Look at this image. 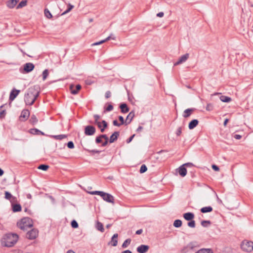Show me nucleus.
<instances>
[{
	"label": "nucleus",
	"mask_w": 253,
	"mask_h": 253,
	"mask_svg": "<svg viewBox=\"0 0 253 253\" xmlns=\"http://www.w3.org/2000/svg\"><path fill=\"white\" fill-rule=\"evenodd\" d=\"M42 80L44 81L48 75V71L47 69L44 70L42 72Z\"/></svg>",
	"instance_id": "nucleus-40"
},
{
	"label": "nucleus",
	"mask_w": 253,
	"mask_h": 253,
	"mask_svg": "<svg viewBox=\"0 0 253 253\" xmlns=\"http://www.w3.org/2000/svg\"><path fill=\"white\" fill-rule=\"evenodd\" d=\"M38 235V230L33 229L27 233L26 237L30 240H34L36 239Z\"/></svg>",
	"instance_id": "nucleus-9"
},
{
	"label": "nucleus",
	"mask_w": 253,
	"mask_h": 253,
	"mask_svg": "<svg viewBox=\"0 0 253 253\" xmlns=\"http://www.w3.org/2000/svg\"><path fill=\"white\" fill-rule=\"evenodd\" d=\"M120 108L121 109V112L123 113H126L129 111V108L126 103L121 104Z\"/></svg>",
	"instance_id": "nucleus-26"
},
{
	"label": "nucleus",
	"mask_w": 253,
	"mask_h": 253,
	"mask_svg": "<svg viewBox=\"0 0 253 253\" xmlns=\"http://www.w3.org/2000/svg\"><path fill=\"white\" fill-rule=\"evenodd\" d=\"M135 116L134 112L133 111H131L128 115L127 116L126 120L125 121L126 125H127L130 124L133 118Z\"/></svg>",
	"instance_id": "nucleus-20"
},
{
	"label": "nucleus",
	"mask_w": 253,
	"mask_h": 253,
	"mask_svg": "<svg viewBox=\"0 0 253 253\" xmlns=\"http://www.w3.org/2000/svg\"><path fill=\"white\" fill-rule=\"evenodd\" d=\"M182 224V221L180 219H176L173 222V226L175 227L178 228L181 226Z\"/></svg>",
	"instance_id": "nucleus-33"
},
{
	"label": "nucleus",
	"mask_w": 253,
	"mask_h": 253,
	"mask_svg": "<svg viewBox=\"0 0 253 253\" xmlns=\"http://www.w3.org/2000/svg\"><path fill=\"white\" fill-rule=\"evenodd\" d=\"M30 115V112L27 109L23 110L20 116V120L22 121H25L28 119Z\"/></svg>",
	"instance_id": "nucleus-13"
},
{
	"label": "nucleus",
	"mask_w": 253,
	"mask_h": 253,
	"mask_svg": "<svg viewBox=\"0 0 253 253\" xmlns=\"http://www.w3.org/2000/svg\"><path fill=\"white\" fill-rule=\"evenodd\" d=\"M147 167L145 165L143 164L141 166L140 170H139V172L140 173H143L146 172L147 171Z\"/></svg>",
	"instance_id": "nucleus-38"
},
{
	"label": "nucleus",
	"mask_w": 253,
	"mask_h": 253,
	"mask_svg": "<svg viewBox=\"0 0 253 253\" xmlns=\"http://www.w3.org/2000/svg\"><path fill=\"white\" fill-rule=\"evenodd\" d=\"M93 118L94 119V124H96L97 123V122H99V120L100 119V116L97 115V114H95L93 116Z\"/></svg>",
	"instance_id": "nucleus-49"
},
{
	"label": "nucleus",
	"mask_w": 253,
	"mask_h": 253,
	"mask_svg": "<svg viewBox=\"0 0 253 253\" xmlns=\"http://www.w3.org/2000/svg\"><path fill=\"white\" fill-rule=\"evenodd\" d=\"M164 12H160L157 14V16H158L159 17H162L164 16Z\"/></svg>",
	"instance_id": "nucleus-62"
},
{
	"label": "nucleus",
	"mask_w": 253,
	"mask_h": 253,
	"mask_svg": "<svg viewBox=\"0 0 253 253\" xmlns=\"http://www.w3.org/2000/svg\"><path fill=\"white\" fill-rule=\"evenodd\" d=\"M149 249V246L141 245L137 248L136 250L139 253H146L148 251Z\"/></svg>",
	"instance_id": "nucleus-15"
},
{
	"label": "nucleus",
	"mask_w": 253,
	"mask_h": 253,
	"mask_svg": "<svg viewBox=\"0 0 253 253\" xmlns=\"http://www.w3.org/2000/svg\"><path fill=\"white\" fill-rule=\"evenodd\" d=\"M12 197V195L8 191L5 192V198L7 200H10Z\"/></svg>",
	"instance_id": "nucleus-46"
},
{
	"label": "nucleus",
	"mask_w": 253,
	"mask_h": 253,
	"mask_svg": "<svg viewBox=\"0 0 253 253\" xmlns=\"http://www.w3.org/2000/svg\"><path fill=\"white\" fill-rule=\"evenodd\" d=\"M111 93L110 91H107L105 93V98L108 99L111 97Z\"/></svg>",
	"instance_id": "nucleus-55"
},
{
	"label": "nucleus",
	"mask_w": 253,
	"mask_h": 253,
	"mask_svg": "<svg viewBox=\"0 0 253 253\" xmlns=\"http://www.w3.org/2000/svg\"><path fill=\"white\" fill-rule=\"evenodd\" d=\"M212 211V208L211 206H207V212H210Z\"/></svg>",
	"instance_id": "nucleus-61"
},
{
	"label": "nucleus",
	"mask_w": 253,
	"mask_h": 253,
	"mask_svg": "<svg viewBox=\"0 0 253 253\" xmlns=\"http://www.w3.org/2000/svg\"><path fill=\"white\" fill-rule=\"evenodd\" d=\"M142 232H143V230L142 229H139L136 231V234L140 235L142 233Z\"/></svg>",
	"instance_id": "nucleus-63"
},
{
	"label": "nucleus",
	"mask_w": 253,
	"mask_h": 253,
	"mask_svg": "<svg viewBox=\"0 0 253 253\" xmlns=\"http://www.w3.org/2000/svg\"><path fill=\"white\" fill-rule=\"evenodd\" d=\"M101 197L105 201L108 203L114 204V198L110 194L103 192Z\"/></svg>",
	"instance_id": "nucleus-8"
},
{
	"label": "nucleus",
	"mask_w": 253,
	"mask_h": 253,
	"mask_svg": "<svg viewBox=\"0 0 253 253\" xmlns=\"http://www.w3.org/2000/svg\"><path fill=\"white\" fill-rule=\"evenodd\" d=\"M29 132L34 135H44V133L37 128H31Z\"/></svg>",
	"instance_id": "nucleus-25"
},
{
	"label": "nucleus",
	"mask_w": 253,
	"mask_h": 253,
	"mask_svg": "<svg viewBox=\"0 0 253 253\" xmlns=\"http://www.w3.org/2000/svg\"><path fill=\"white\" fill-rule=\"evenodd\" d=\"M35 65L32 63H27L24 65L23 71L22 73H28L34 70Z\"/></svg>",
	"instance_id": "nucleus-10"
},
{
	"label": "nucleus",
	"mask_w": 253,
	"mask_h": 253,
	"mask_svg": "<svg viewBox=\"0 0 253 253\" xmlns=\"http://www.w3.org/2000/svg\"><path fill=\"white\" fill-rule=\"evenodd\" d=\"M84 150H85L86 151H87L89 153H92V154H94V153L99 154V153H100L101 152V151L96 150H90L84 148Z\"/></svg>",
	"instance_id": "nucleus-44"
},
{
	"label": "nucleus",
	"mask_w": 253,
	"mask_h": 253,
	"mask_svg": "<svg viewBox=\"0 0 253 253\" xmlns=\"http://www.w3.org/2000/svg\"><path fill=\"white\" fill-rule=\"evenodd\" d=\"M199 123V121L197 119L192 120L188 124V127L189 129H192L195 128Z\"/></svg>",
	"instance_id": "nucleus-24"
},
{
	"label": "nucleus",
	"mask_w": 253,
	"mask_h": 253,
	"mask_svg": "<svg viewBox=\"0 0 253 253\" xmlns=\"http://www.w3.org/2000/svg\"><path fill=\"white\" fill-rule=\"evenodd\" d=\"M45 16L48 19H51L52 17V15L49 10L45 8L44 11Z\"/></svg>",
	"instance_id": "nucleus-35"
},
{
	"label": "nucleus",
	"mask_w": 253,
	"mask_h": 253,
	"mask_svg": "<svg viewBox=\"0 0 253 253\" xmlns=\"http://www.w3.org/2000/svg\"><path fill=\"white\" fill-rule=\"evenodd\" d=\"M20 90H17L15 88L13 89L10 92L9 99L11 101H13L20 92Z\"/></svg>",
	"instance_id": "nucleus-17"
},
{
	"label": "nucleus",
	"mask_w": 253,
	"mask_h": 253,
	"mask_svg": "<svg viewBox=\"0 0 253 253\" xmlns=\"http://www.w3.org/2000/svg\"><path fill=\"white\" fill-rule=\"evenodd\" d=\"M74 7V5H71V4H69L68 6V8L65 11V12L63 13V14H64L65 13H67L69 12L70 11L72 10V9Z\"/></svg>",
	"instance_id": "nucleus-48"
},
{
	"label": "nucleus",
	"mask_w": 253,
	"mask_h": 253,
	"mask_svg": "<svg viewBox=\"0 0 253 253\" xmlns=\"http://www.w3.org/2000/svg\"><path fill=\"white\" fill-rule=\"evenodd\" d=\"M122 253H132L131 251L127 250L123 251L122 252Z\"/></svg>",
	"instance_id": "nucleus-64"
},
{
	"label": "nucleus",
	"mask_w": 253,
	"mask_h": 253,
	"mask_svg": "<svg viewBox=\"0 0 253 253\" xmlns=\"http://www.w3.org/2000/svg\"><path fill=\"white\" fill-rule=\"evenodd\" d=\"M12 211L14 212L20 211H21V206L19 204H15L12 206Z\"/></svg>",
	"instance_id": "nucleus-27"
},
{
	"label": "nucleus",
	"mask_w": 253,
	"mask_h": 253,
	"mask_svg": "<svg viewBox=\"0 0 253 253\" xmlns=\"http://www.w3.org/2000/svg\"><path fill=\"white\" fill-rule=\"evenodd\" d=\"M106 137V134H100L95 138V142L97 144L101 143L102 142V139Z\"/></svg>",
	"instance_id": "nucleus-29"
},
{
	"label": "nucleus",
	"mask_w": 253,
	"mask_h": 253,
	"mask_svg": "<svg viewBox=\"0 0 253 253\" xmlns=\"http://www.w3.org/2000/svg\"><path fill=\"white\" fill-rule=\"evenodd\" d=\"M118 237V234L116 233L113 235L111 238V241L108 243L109 245L111 244L113 247H116L118 244V240L117 238Z\"/></svg>",
	"instance_id": "nucleus-21"
},
{
	"label": "nucleus",
	"mask_w": 253,
	"mask_h": 253,
	"mask_svg": "<svg viewBox=\"0 0 253 253\" xmlns=\"http://www.w3.org/2000/svg\"><path fill=\"white\" fill-rule=\"evenodd\" d=\"M135 135V134H134L132 135L129 138L127 139V140L126 141V143H129L132 141V140L133 139V138H134Z\"/></svg>",
	"instance_id": "nucleus-54"
},
{
	"label": "nucleus",
	"mask_w": 253,
	"mask_h": 253,
	"mask_svg": "<svg viewBox=\"0 0 253 253\" xmlns=\"http://www.w3.org/2000/svg\"><path fill=\"white\" fill-rule=\"evenodd\" d=\"M5 104H3L0 106V119H3L6 115L5 110H1Z\"/></svg>",
	"instance_id": "nucleus-28"
},
{
	"label": "nucleus",
	"mask_w": 253,
	"mask_h": 253,
	"mask_svg": "<svg viewBox=\"0 0 253 253\" xmlns=\"http://www.w3.org/2000/svg\"><path fill=\"white\" fill-rule=\"evenodd\" d=\"M182 133V127H179L176 132V134L177 136H179Z\"/></svg>",
	"instance_id": "nucleus-53"
},
{
	"label": "nucleus",
	"mask_w": 253,
	"mask_h": 253,
	"mask_svg": "<svg viewBox=\"0 0 253 253\" xmlns=\"http://www.w3.org/2000/svg\"><path fill=\"white\" fill-rule=\"evenodd\" d=\"M96 227L98 230L101 231V232H103L104 231L103 225L99 221L97 222Z\"/></svg>",
	"instance_id": "nucleus-30"
},
{
	"label": "nucleus",
	"mask_w": 253,
	"mask_h": 253,
	"mask_svg": "<svg viewBox=\"0 0 253 253\" xmlns=\"http://www.w3.org/2000/svg\"><path fill=\"white\" fill-rule=\"evenodd\" d=\"M195 253H206V248L201 249Z\"/></svg>",
	"instance_id": "nucleus-59"
},
{
	"label": "nucleus",
	"mask_w": 253,
	"mask_h": 253,
	"mask_svg": "<svg viewBox=\"0 0 253 253\" xmlns=\"http://www.w3.org/2000/svg\"><path fill=\"white\" fill-rule=\"evenodd\" d=\"M81 85L79 84L76 85L75 86L73 84L70 85V90L72 94H77L79 91L81 89Z\"/></svg>",
	"instance_id": "nucleus-12"
},
{
	"label": "nucleus",
	"mask_w": 253,
	"mask_h": 253,
	"mask_svg": "<svg viewBox=\"0 0 253 253\" xmlns=\"http://www.w3.org/2000/svg\"><path fill=\"white\" fill-rule=\"evenodd\" d=\"M103 138L105 139V141L102 143V146H105L108 144V142H109V139L106 134V137Z\"/></svg>",
	"instance_id": "nucleus-47"
},
{
	"label": "nucleus",
	"mask_w": 253,
	"mask_h": 253,
	"mask_svg": "<svg viewBox=\"0 0 253 253\" xmlns=\"http://www.w3.org/2000/svg\"><path fill=\"white\" fill-rule=\"evenodd\" d=\"M189 54L186 53L183 55H182L178 59V60L174 63V66H176L177 65H179L180 64L182 63L183 62H184L186 61V60L189 57Z\"/></svg>",
	"instance_id": "nucleus-18"
},
{
	"label": "nucleus",
	"mask_w": 253,
	"mask_h": 253,
	"mask_svg": "<svg viewBox=\"0 0 253 253\" xmlns=\"http://www.w3.org/2000/svg\"><path fill=\"white\" fill-rule=\"evenodd\" d=\"M40 93V87L35 85L29 87L24 96V101L26 105H32L39 96Z\"/></svg>",
	"instance_id": "nucleus-1"
},
{
	"label": "nucleus",
	"mask_w": 253,
	"mask_h": 253,
	"mask_svg": "<svg viewBox=\"0 0 253 253\" xmlns=\"http://www.w3.org/2000/svg\"><path fill=\"white\" fill-rule=\"evenodd\" d=\"M113 124L115 126H120L121 125L120 123H119L117 120H115L113 121Z\"/></svg>",
	"instance_id": "nucleus-57"
},
{
	"label": "nucleus",
	"mask_w": 253,
	"mask_h": 253,
	"mask_svg": "<svg viewBox=\"0 0 253 253\" xmlns=\"http://www.w3.org/2000/svg\"><path fill=\"white\" fill-rule=\"evenodd\" d=\"M96 131L95 127L91 125H88L84 127V134L87 136H91L95 134Z\"/></svg>",
	"instance_id": "nucleus-6"
},
{
	"label": "nucleus",
	"mask_w": 253,
	"mask_h": 253,
	"mask_svg": "<svg viewBox=\"0 0 253 253\" xmlns=\"http://www.w3.org/2000/svg\"><path fill=\"white\" fill-rule=\"evenodd\" d=\"M234 137L237 140L240 139L242 138V136L240 134H235Z\"/></svg>",
	"instance_id": "nucleus-60"
},
{
	"label": "nucleus",
	"mask_w": 253,
	"mask_h": 253,
	"mask_svg": "<svg viewBox=\"0 0 253 253\" xmlns=\"http://www.w3.org/2000/svg\"><path fill=\"white\" fill-rule=\"evenodd\" d=\"M131 241V240L130 239H127L122 244V247L124 249L127 248V246L130 244Z\"/></svg>",
	"instance_id": "nucleus-34"
},
{
	"label": "nucleus",
	"mask_w": 253,
	"mask_h": 253,
	"mask_svg": "<svg viewBox=\"0 0 253 253\" xmlns=\"http://www.w3.org/2000/svg\"><path fill=\"white\" fill-rule=\"evenodd\" d=\"M27 0H22L16 6V9L21 8L27 5Z\"/></svg>",
	"instance_id": "nucleus-31"
},
{
	"label": "nucleus",
	"mask_w": 253,
	"mask_h": 253,
	"mask_svg": "<svg viewBox=\"0 0 253 253\" xmlns=\"http://www.w3.org/2000/svg\"><path fill=\"white\" fill-rule=\"evenodd\" d=\"M195 110L196 109L194 108L187 109L184 111L182 116L184 118H187L189 117Z\"/></svg>",
	"instance_id": "nucleus-14"
},
{
	"label": "nucleus",
	"mask_w": 253,
	"mask_h": 253,
	"mask_svg": "<svg viewBox=\"0 0 253 253\" xmlns=\"http://www.w3.org/2000/svg\"><path fill=\"white\" fill-rule=\"evenodd\" d=\"M71 226L73 228H77L79 227L78 222L75 220H73L71 221Z\"/></svg>",
	"instance_id": "nucleus-42"
},
{
	"label": "nucleus",
	"mask_w": 253,
	"mask_h": 253,
	"mask_svg": "<svg viewBox=\"0 0 253 253\" xmlns=\"http://www.w3.org/2000/svg\"><path fill=\"white\" fill-rule=\"evenodd\" d=\"M211 96H217L220 101L225 103H229L232 100L231 97L225 95H222L220 93H214V94H211Z\"/></svg>",
	"instance_id": "nucleus-7"
},
{
	"label": "nucleus",
	"mask_w": 253,
	"mask_h": 253,
	"mask_svg": "<svg viewBox=\"0 0 253 253\" xmlns=\"http://www.w3.org/2000/svg\"><path fill=\"white\" fill-rule=\"evenodd\" d=\"M38 120L35 115H33L31 116V118L30 119V122L32 124L35 125L38 123Z\"/></svg>",
	"instance_id": "nucleus-32"
},
{
	"label": "nucleus",
	"mask_w": 253,
	"mask_h": 253,
	"mask_svg": "<svg viewBox=\"0 0 253 253\" xmlns=\"http://www.w3.org/2000/svg\"><path fill=\"white\" fill-rule=\"evenodd\" d=\"M199 247V245L197 242H191L181 250V253H187L190 251H194L195 248H198Z\"/></svg>",
	"instance_id": "nucleus-5"
},
{
	"label": "nucleus",
	"mask_w": 253,
	"mask_h": 253,
	"mask_svg": "<svg viewBox=\"0 0 253 253\" xmlns=\"http://www.w3.org/2000/svg\"><path fill=\"white\" fill-rule=\"evenodd\" d=\"M119 135H120L119 131H115L110 136V139H109V142L110 143H113L115 141H116L118 139V138L119 136Z\"/></svg>",
	"instance_id": "nucleus-19"
},
{
	"label": "nucleus",
	"mask_w": 253,
	"mask_h": 253,
	"mask_svg": "<svg viewBox=\"0 0 253 253\" xmlns=\"http://www.w3.org/2000/svg\"><path fill=\"white\" fill-rule=\"evenodd\" d=\"M49 168V166L45 164H42L39 166L38 169L44 171H46Z\"/></svg>",
	"instance_id": "nucleus-36"
},
{
	"label": "nucleus",
	"mask_w": 253,
	"mask_h": 253,
	"mask_svg": "<svg viewBox=\"0 0 253 253\" xmlns=\"http://www.w3.org/2000/svg\"><path fill=\"white\" fill-rule=\"evenodd\" d=\"M94 124L97 125L98 127L100 128L101 132H103L105 131V128L108 126L107 123L104 120H103L101 122H99Z\"/></svg>",
	"instance_id": "nucleus-11"
},
{
	"label": "nucleus",
	"mask_w": 253,
	"mask_h": 253,
	"mask_svg": "<svg viewBox=\"0 0 253 253\" xmlns=\"http://www.w3.org/2000/svg\"><path fill=\"white\" fill-rule=\"evenodd\" d=\"M52 137L56 139L62 140L64 138H66L67 136L64 134H60V135H53V136H52Z\"/></svg>",
	"instance_id": "nucleus-37"
},
{
	"label": "nucleus",
	"mask_w": 253,
	"mask_h": 253,
	"mask_svg": "<svg viewBox=\"0 0 253 253\" xmlns=\"http://www.w3.org/2000/svg\"><path fill=\"white\" fill-rule=\"evenodd\" d=\"M18 238V235L16 234H6L2 239V244L5 247H11L16 243Z\"/></svg>",
	"instance_id": "nucleus-2"
},
{
	"label": "nucleus",
	"mask_w": 253,
	"mask_h": 253,
	"mask_svg": "<svg viewBox=\"0 0 253 253\" xmlns=\"http://www.w3.org/2000/svg\"><path fill=\"white\" fill-rule=\"evenodd\" d=\"M67 147L70 149H73L74 148V143L70 141L67 143Z\"/></svg>",
	"instance_id": "nucleus-51"
},
{
	"label": "nucleus",
	"mask_w": 253,
	"mask_h": 253,
	"mask_svg": "<svg viewBox=\"0 0 253 253\" xmlns=\"http://www.w3.org/2000/svg\"><path fill=\"white\" fill-rule=\"evenodd\" d=\"M179 175L182 177H184L187 174V169L185 167L182 165L176 169Z\"/></svg>",
	"instance_id": "nucleus-16"
},
{
	"label": "nucleus",
	"mask_w": 253,
	"mask_h": 253,
	"mask_svg": "<svg viewBox=\"0 0 253 253\" xmlns=\"http://www.w3.org/2000/svg\"><path fill=\"white\" fill-rule=\"evenodd\" d=\"M103 191H94L92 192H89L90 194L91 195H97L101 196L102 194Z\"/></svg>",
	"instance_id": "nucleus-45"
},
{
	"label": "nucleus",
	"mask_w": 253,
	"mask_h": 253,
	"mask_svg": "<svg viewBox=\"0 0 253 253\" xmlns=\"http://www.w3.org/2000/svg\"><path fill=\"white\" fill-rule=\"evenodd\" d=\"M183 216L184 218L187 221L191 220L194 218V214L191 212L185 213Z\"/></svg>",
	"instance_id": "nucleus-23"
},
{
	"label": "nucleus",
	"mask_w": 253,
	"mask_h": 253,
	"mask_svg": "<svg viewBox=\"0 0 253 253\" xmlns=\"http://www.w3.org/2000/svg\"><path fill=\"white\" fill-rule=\"evenodd\" d=\"M113 109V106L110 103L108 104V106L104 108V112H109L112 111Z\"/></svg>",
	"instance_id": "nucleus-39"
},
{
	"label": "nucleus",
	"mask_w": 253,
	"mask_h": 253,
	"mask_svg": "<svg viewBox=\"0 0 253 253\" xmlns=\"http://www.w3.org/2000/svg\"><path fill=\"white\" fill-rule=\"evenodd\" d=\"M211 168L215 171H218L219 170V167L216 165H214V164L212 165Z\"/></svg>",
	"instance_id": "nucleus-52"
},
{
	"label": "nucleus",
	"mask_w": 253,
	"mask_h": 253,
	"mask_svg": "<svg viewBox=\"0 0 253 253\" xmlns=\"http://www.w3.org/2000/svg\"><path fill=\"white\" fill-rule=\"evenodd\" d=\"M214 109L213 105L211 103H209L207 104V111H211Z\"/></svg>",
	"instance_id": "nucleus-41"
},
{
	"label": "nucleus",
	"mask_w": 253,
	"mask_h": 253,
	"mask_svg": "<svg viewBox=\"0 0 253 253\" xmlns=\"http://www.w3.org/2000/svg\"><path fill=\"white\" fill-rule=\"evenodd\" d=\"M17 226L21 230L25 231L33 226V221L30 217H24L17 223Z\"/></svg>",
	"instance_id": "nucleus-3"
},
{
	"label": "nucleus",
	"mask_w": 253,
	"mask_h": 253,
	"mask_svg": "<svg viewBox=\"0 0 253 253\" xmlns=\"http://www.w3.org/2000/svg\"><path fill=\"white\" fill-rule=\"evenodd\" d=\"M187 225L190 227L194 228L195 227V222L192 219L188 222Z\"/></svg>",
	"instance_id": "nucleus-43"
},
{
	"label": "nucleus",
	"mask_w": 253,
	"mask_h": 253,
	"mask_svg": "<svg viewBox=\"0 0 253 253\" xmlns=\"http://www.w3.org/2000/svg\"><path fill=\"white\" fill-rule=\"evenodd\" d=\"M183 165L186 167H193L194 166V165L191 163H185L184 164H183Z\"/></svg>",
	"instance_id": "nucleus-58"
},
{
	"label": "nucleus",
	"mask_w": 253,
	"mask_h": 253,
	"mask_svg": "<svg viewBox=\"0 0 253 253\" xmlns=\"http://www.w3.org/2000/svg\"><path fill=\"white\" fill-rule=\"evenodd\" d=\"M104 42V41L102 40V41H100V42H96L92 43L91 44V45L92 46L97 45L101 44Z\"/></svg>",
	"instance_id": "nucleus-56"
},
{
	"label": "nucleus",
	"mask_w": 253,
	"mask_h": 253,
	"mask_svg": "<svg viewBox=\"0 0 253 253\" xmlns=\"http://www.w3.org/2000/svg\"><path fill=\"white\" fill-rule=\"evenodd\" d=\"M18 1L19 0H9L6 2V6L9 8H13Z\"/></svg>",
	"instance_id": "nucleus-22"
},
{
	"label": "nucleus",
	"mask_w": 253,
	"mask_h": 253,
	"mask_svg": "<svg viewBox=\"0 0 253 253\" xmlns=\"http://www.w3.org/2000/svg\"><path fill=\"white\" fill-rule=\"evenodd\" d=\"M118 119H119V121H120V122H121V123H120V124H121V125H124V124H125V125H126L125 121L124 119V118H123V116H119Z\"/></svg>",
	"instance_id": "nucleus-50"
},
{
	"label": "nucleus",
	"mask_w": 253,
	"mask_h": 253,
	"mask_svg": "<svg viewBox=\"0 0 253 253\" xmlns=\"http://www.w3.org/2000/svg\"><path fill=\"white\" fill-rule=\"evenodd\" d=\"M241 248L244 251L251 252L253 250V242L245 240L242 241Z\"/></svg>",
	"instance_id": "nucleus-4"
}]
</instances>
